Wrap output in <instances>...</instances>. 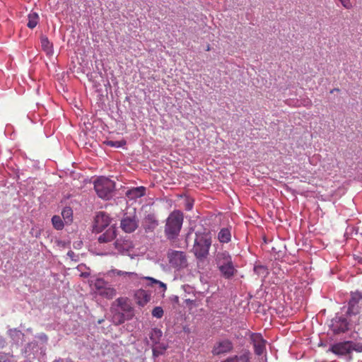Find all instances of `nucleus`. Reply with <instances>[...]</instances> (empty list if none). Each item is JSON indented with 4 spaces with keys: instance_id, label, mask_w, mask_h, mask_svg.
<instances>
[{
    "instance_id": "1",
    "label": "nucleus",
    "mask_w": 362,
    "mask_h": 362,
    "mask_svg": "<svg viewBox=\"0 0 362 362\" xmlns=\"http://www.w3.org/2000/svg\"><path fill=\"white\" fill-rule=\"evenodd\" d=\"M212 243L210 233H196L192 252L199 260L206 259L209 254V249Z\"/></svg>"
},
{
    "instance_id": "2",
    "label": "nucleus",
    "mask_w": 362,
    "mask_h": 362,
    "mask_svg": "<svg viewBox=\"0 0 362 362\" xmlns=\"http://www.w3.org/2000/svg\"><path fill=\"white\" fill-rule=\"evenodd\" d=\"M183 213L180 211H173L170 214L166 219L164 230L168 239L174 240L179 235L183 223Z\"/></svg>"
},
{
    "instance_id": "3",
    "label": "nucleus",
    "mask_w": 362,
    "mask_h": 362,
    "mask_svg": "<svg viewBox=\"0 0 362 362\" xmlns=\"http://www.w3.org/2000/svg\"><path fill=\"white\" fill-rule=\"evenodd\" d=\"M215 262L221 275L225 279H230L235 275L236 269L233 265L232 257L228 252L226 250L218 252L215 255Z\"/></svg>"
},
{
    "instance_id": "4",
    "label": "nucleus",
    "mask_w": 362,
    "mask_h": 362,
    "mask_svg": "<svg viewBox=\"0 0 362 362\" xmlns=\"http://www.w3.org/2000/svg\"><path fill=\"white\" fill-rule=\"evenodd\" d=\"M115 187V182L109 178L100 177L94 181V189L99 197L109 199Z\"/></svg>"
},
{
    "instance_id": "5",
    "label": "nucleus",
    "mask_w": 362,
    "mask_h": 362,
    "mask_svg": "<svg viewBox=\"0 0 362 362\" xmlns=\"http://www.w3.org/2000/svg\"><path fill=\"white\" fill-rule=\"evenodd\" d=\"M361 346L351 341L336 343L330 346L329 351L337 356H344L353 351H361Z\"/></svg>"
},
{
    "instance_id": "6",
    "label": "nucleus",
    "mask_w": 362,
    "mask_h": 362,
    "mask_svg": "<svg viewBox=\"0 0 362 362\" xmlns=\"http://www.w3.org/2000/svg\"><path fill=\"white\" fill-rule=\"evenodd\" d=\"M110 223L111 218L107 213L104 211L98 212L94 218L93 232L95 233L103 232L110 226Z\"/></svg>"
},
{
    "instance_id": "7",
    "label": "nucleus",
    "mask_w": 362,
    "mask_h": 362,
    "mask_svg": "<svg viewBox=\"0 0 362 362\" xmlns=\"http://www.w3.org/2000/svg\"><path fill=\"white\" fill-rule=\"evenodd\" d=\"M170 264L177 269L185 268L187 266V259L185 252L173 251L168 256Z\"/></svg>"
},
{
    "instance_id": "8",
    "label": "nucleus",
    "mask_w": 362,
    "mask_h": 362,
    "mask_svg": "<svg viewBox=\"0 0 362 362\" xmlns=\"http://www.w3.org/2000/svg\"><path fill=\"white\" fill-rule=\"evenodd\" d=\"M233 349V344L229 339H223L217 341L211 351L214 356H219L221 354H226L230 353Z\"/></svg>"
},
{
    "instance_id": "9",
    "label": "nucleus",
    "mask_w": 362,
    "mask_h": 362,
    "mask_svg": "<svg viewBox=\"0 0 362 362\" xmlns=\"http://www.w3.org/2000/svg\"><path fill=\"white\" fill-rule=\"evenodd\" d=\"M139 226V221L136 216H124L121 220L120 227L125 233H132Z\"/></svg>"
},
{
    "instance_id": "10",
    "label": "nucleus",
    "mask_w": 362,
    "mask_h": 362,
    "mask_svg": "<svg viewBox=\"0 0 362 362\" xmlns=\"http://www.w3.org/2000/svg\"><path fill=\"white\" fill-rule=\"evenodd\" d=\"M362 300V294L358 292L353 293L351 298L349 302V308L347 313L349 315H356L361 311V307L359 306V302Z\"/></svg>"
},
{
    "instance_id": "11",
    "label": "nucleus",
    "mask_w": 362,
    "mask_h": 362,
    "mask_svg": "<svg viewBox=\"0 0 362 362\" xmlns=\"http://www.w3.org/2000/svg\"><path fill=\"white\" fill-rule=\"evenodd\" d=\"M252 341L255 349V353L258 356H261L265 350L266 341L259 334H252Z\"/></svg>"
},
{
    "instance_id": "12",
    "label": "nucleus",
    "mask_w": 362,
    "mask_h": 362,
    "mask_svg": "<svg viewBox=\"0 0 362 362\" xmlns=\"http://www.w3.org/2000/svg\"><path fill=\"white\" fill-rule=\"evenodd\" d=\"M348 322L344 317H336L332 322V329L334 334L344 333L348 330Z\"/></svg>"
},
{
    "instance_id": "13",
    "label": "nucleus",
    "mask_w": 362,
    "mask_h": 362,
    "mask_svg": "<svg viewBox=\"0 0 362 362\" xmlns=\"http://www.w3.org/2000/svg\"><path fill=\"white\" fill-rule=\"evenodd\" d=\"M116 235V228L112 226L98 238V240L100 243H107L113 240Z\"/></svg>"
},
{
    "instance_id": "14",
    "label": "nucleus",
    "mask_w": 362,
    "mask_h": 362,
    "mask_svg": "<svg viewBox=\"0 0 362 362\" xmlns=\"http://www.w3.org/2000/svg\"><path fill=\"white\" fill-rule=\"evenodd\" d=\"M158 222L153 214L147 215L143 222L144 228L146 232H152L158 226Z\"/></svg>"
},
{
    "instance_id": "15",
    "label": "nucleus",
    "mask_w": 362,
    "mask_h": 362,
    "mask_svg": "<svg viewBox=\"0 0 362 362\" xmlns=\"http://www.w3.org/2000/svg\"><path fill=\"white\" fill-rule=\"evenodd\" d=\"M146 194V187H137L127 191V195L131 199H135L144 196Z\"/></svg>"
},
{
    "instance_id": "16",
    "label": "nucleus",
    "mask_w": 362,
    "mask_h": 362,
    "mask_svg": "<svg viewBox=\"0 0 362 362\" xmlns=\"http://www.w3.org/2000/svg\"><path fill=\"white\" fill-rule=\"evenodd\" d=\"M116 305L119 307L120 309L125 313L132 312V308L129 303V300L127 298H119L114 303L113 305Z\"/></svg>"
},
{
    "instance_id": "17",
    "label": "nucleus",
    "mask_w": 362,
    "mask_h": 362,
    "mask_svg": "<svg viewBox=\"0 0 362 362\" xmlns=\"http://www.w3.org/2000/svg\"><path fill=\"white\" fill-rule=\"evenodd\" d=\"M137 303L139 305L144 306L151 300V295L144 290H139L136 293Z\"/></svg>"
},
{
    "instance_id": "18",
    "label": "nucleus",
    "mask_w": 362,
    "mask_h": 362,
    "mask_svg": "<svg viewBox=\"0 0 362 362\" xmlns=\"http://www.w3.org/2000/svg\"><path fill=\"white\" fill-rule=\"evenodd\" d=\"M218 240L221 243H228L231 240L230 230L228 228H221L218 233Z\"/></svg>"
},
{
    "instance_id": "19",
    "label": "nucleus",
    "mask_w": 362,
    "mask_h": 362,
    "mask_svg": "<svg viewBox=\"0 0 362 362\" xmlns=\"http://www.w3.org/2000/svg\"><path fill=\"white\" fill-rule=\"evenodd\" d=\"M40 42L43 51H45L47 55H52L53 45L52 43L49 42L48 38L45 36H42L40 38Z\"/></svg>"
},
{
    "instance_id": "20",
    "label": "nucleus",
    "mask_w": 362,
    "mask_h": 362,
    "mask_svg": "<svg viewBox=\"0 0 362 362\" xmlns=\"http://www.w3.org/2000/svg\"><path fill=\"white\" fill-rule=\"evenodd\" d=\"M98 294L107 299H112L116 296V290L112 287L102 288Z\"/></svg>"
},
{
    "instance_id": "21",
    "label": "nucleus",
    "mask_w": 362,
    "mask_h": 362,
    "mask_svg": "<svg viewBox=\"0 0 362 362\" xmlns=\"http://www.w3.org/2000/svg\"><path fill=\"white\" fill-rule=\"evenodd\" d=\"M221 362H250V357L248 354L245 353L240 356L228 357Z\"/></svg>"
},
{
    "instance_id": "22",
    "label": "nucleus",
    "mask_w": 362,
    "mask_h": 362,
    "mask_svg": "<svg viewBox=\"0 0 362 362\" xmlns=\"http://www.w3.org/2000/svg\"><path fill=\"white\" fill-rule=\"evenodd\" d=\"M161 337L162 332L160 329L157 328L153 329L149 334V337L153 344H158Z\"/></svg>"
},
{
    "instance_id": "23",
    "label": "nucleus",
    "mask_w": 362,
    "mask_h": 362,
    "mask_svg": "<svg viewBox=\"0 0 362 362\" xmlns=\"http://www.w3.org/2000/svg\"><path fill=\"white\" fill-rule=\"evenodd\" d=\"M114 245L115 248L120 252L128 250L130 246V243L127 240H123L122 239L116 240Z\"/></svg>"
},
{
    "instance_id": "24",
    "label": "nucleus",
    "mask_w": 362,
    "mask_h": 362,
    "mask_svg": "<svg viewBox=\"0 0 362 362\" xmlns=\"http://www.w3.org/2000/svg\"><path fill=\"white\" fill-rule=\"evenodd\" d=\"M39 21V16L37 13H31L28 15V22L27 26L33 29L36 27Z\"/></svg>"
},
{
    "instance_id": "25",
    "label": "nucleus",
    "mask_w": 362,
    "mask_h": 362,
    "mask_svg": "<svg viewBox=\"0 0 362 362\" xmlns=\"http://www.w3.org/2000/svg\"><path fill=\"white\" fill-rule=\"evenodd\" d=\"M254 271L256 274L262 278H265L269 274V270L267 267L263 265H256L254 267Z\"/></svg>"
},
{
    "instance_id": "26",
    "label": "nucleus",
    "mask_w": 362,
    "mask_h": 362,
    "mask_svg": "<svg viewBox=\"0 0 362 362\" xmlns=\"http://www.w3.org/2000/svg\"><path fill=\"white\" fill-rule=\"evenodd\" d=\"M73 211L70 207H66L62 210V215L66 223L71 221Z\"/></svg>"
},
{
    "instance_id": "27",
    "label": "nucleus",
    "mask_w": 362,
    "mask_h": 362,
    "mask_svg": "<svg viewBox=\"0 0 362 362\" xmlns=\"http://www.w3.org/2000/svg\"><path fill=\"white\" fill-rule=\"evenodd\" d=\"M53 226L57 230H61L64 227V223L61 217L59 216H54L52 218Z\"/></svg>"
},
{
    "instance_id": "28",
    "label": "nucleus",
    "mask_w": 362,
    "mask_h": 362,
    "mask_svg": "<svg viewBox=\"0 0 362 362\" xmlns=\"http://www.w3.org/2000/svg\"><path fill=\"white\" fill-rule=\"evenodd\" d=\"M145 279L148 281H151V284L150 285H153V284H158L160 288H161L163 289V291H165L166 289H167V286H166V284L157 280V279H155L152 277H145Z\"/></svg>"
},
{
    "instance_id": "29",
    "label": "nucleus",
    "mask_w": 362,
    "mask_h": 362,
    "mask_svg": "<svg viewBox=\"0 0 362 362\" xmlns=\"http://www.w3.org/2000/svg\"><path fill=\"white\" fill-rule=\"evenodd\" d=\"M163 310L161 307H155L152 310V315L156 318H161L163 316Z\"/></svg>"
},
{
    "instance_id": "30",
    "label": "nucleus",
    "mask_w": 362,
    "mask_h": 362,
    "mask_svg": "<svg viewBox=\"0 0 362 362\" xmlns=\"http://www.w3.org/2000/svg\"><path fill=\"white\" fill-rule=\"evenodd\" d=\"M106 144L109 146H111V147H115V148H118V147H121L124 145L126 144V141H124V140H122V141H106Z\"/></svg>"
},
{
    "instance_id": "31",
    "label": "nucleus",
    "mask_w": 362,
    "mask_h": 362,
    "mask_svg": "<svg viewBox=\"0 0 362 362\" xmlns=\"http://www.w3.org/2000/svg\"><path fill=\"white\" fill-rule=\"evenodd\" d=\"M114 321H115L117 324H122L125 321V317L123 313H116L114 315Z\"/></svg>"
},
{
    "instance_id": "32",
    "label": "nucleus",
    "mask_w": 362,
    "mask_h": 362,
    "mask_svg": "<svg viewBox=\"0 0 362 362\" xmlns=\"http://www.w3.org/2000/svg\"><path fill=\"white\" fill-rule=\"evenodd\" d=\"M115 275H117V276H122V275H128V276H136V274L134 273V272H122L121 270H118V269H112L111 271Z\"/></svg>"
},
{
    "instance_id": "33",
    "label": "nucleus",
    "mask_w": 362,
    "mask_h": 362,
    "mask_svg": "<svg viewBox=\"0 0 362 362\" xmlns=\"http://www.w3.org/2000/svg\"><path fill=\"white\" fill-rule=\"evenodd\" d=\"M344 8L346 9H350L352 7V4L350 0H339Z\"/></svg>"
},
{
    "instance_id": "34",
    "label": "nucleus",
    "mask_w": 362,
    "mask_h": 362,
    "mask_svg": "<svg viewBox=\"0 0 362 362\" xmlns=\"http://www.w3.org/2000/svg\"><path fill=\"white\" fill-rule=\"evenodd\" d=\"M103 284H104L103 281L100 280V279L96 281L95 286V288H97L98 293L101 290L102 288L105 287V286H103Z\"/></svg>"
},
{
    "instance_id": "35",
    "label": "nucleus",
    "mask_w": 362,
    "mask_h": 362,
    "mask_svg": "<svg viewBox=\"0 0 362 362\" xmlns=\"http://www.w3.org/2000/svg\"><path fill=\"white\" fill-rule=\"evenodd\" d=\"M0 362H8V358L6 354L0 353Z\"/></svg>"
},
{
    "instance_id": "36",
    "label": "nucleus",
    "mask_w": 362,
    "mask_h": 362,
    "mask_svg": "<svg viewBox=\"0 0 362 362\" xmlns=\"http://www.w3.org/2000/svg\"><path fill=\"white\" fill-rule=\"evenodd\" d=\"M6 344V341L3 337L0 335V347H4Z\"/></svg>"
},
{
    "instance_id": "37",
    "label": "nucleus",
    "mask_w": 362,
    "mask_h": 362,
    "mask_svg": "<svg viewBox=\"0 0 362 362\" xmlns=\"http://www.w3.org/2000/svg\"><path fill=\"white\" fill-rule=\"evenodd\" d=\"M339 88H334V89L330 90V93H333L334 92H339Z\"/></svg>"
},
{
    "instance_id": "38",
    "label": "nucleus",
    "mask_w": 362,
    "mask_h": 362,
    "mask_svg": "<svg viewBox=\"0 0 362 362\" xmlns=\"http://www.w3.org/2000/svg\"><path fill=\"white\" fill-rule=\"evenodd\" d=\"M74 254V252H73V251H69V252H68V253H67V255H68L69 257H73Z\"/></svg>"
},
{
    "instance_id": "39",
    "label": "nucleus",
    "mask_w": 362,
    "mask_h": 362,
    "mask_svg": "<svg viewBox=\"0 0 362 362\" xmlns=\"http://www.w3.org/2000/svg\"><path fill=\"white\" fill-rule=\"evenodd\" d=\"M153 353L154 356H158L160 354L155 349H153Z\"/></svg>"
},
{
    "instance_id": "40",
    "label": "nucleus",
    "mask_w": 362,
    "mask_h": 362,
    "mask_svg": "<svg viewBox=\"0 0 362 362\" xmlns=\"http://www.w3.org/2000/svg\"><path fill=\"white\" fill-rule=\"evenodd\" d=\"M53 362H63V359L62 358H58V359L54 360Z\"/></svg>"
},
{
    "instance_id": "41",
    "label": "nucleus",
    "mask_w": 362,
    "mask_h": 362,
    "mask_svg": "<svg viewBox=\"0 0 362 362\" xmlns=\"http://www.w3.org/2000/svg\"><path fill=\"white\" fill-rule=\"evenodd\" d=\"M66 362H74V361L71 358H66Z\"/></svg>"
},
{
    "instance_id": "42",
    "label": "nucleus",
    "mask_w": 362,
    "mask_h": 362,
    "mask_svg": "<svg viewBox=\"0 0 362 362\" xmlns=\"http://www.w3.org/2000/svg\"><path fill=\"white\" fill-rule=\"evenodd\" d=\"M206 50H207V51H209V50H210V46H209V45H208V46H207V49H206Z\"/></svg>"
}]
</instances>
